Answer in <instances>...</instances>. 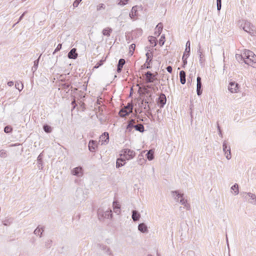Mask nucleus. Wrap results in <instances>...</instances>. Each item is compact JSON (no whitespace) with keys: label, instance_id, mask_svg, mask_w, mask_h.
<instances>
[{"label":"nucleus","instance_id":"obj_1","mask_svg":"<svg viewBox=\"0 0 256 256\" xmlns=\"http://www.w3.org/2000/svg\"><path fill=\"white\" fill-rule=\"evenodd\" d=\"M134 128L136 130L140 132H142L144 130V128L142 124H136L135 120L130 119L128 122L126 132H131Z\"/></svg>","mask_w":256,"mask_h":256},{"label":"nucleus","instance_id":"obj_2","mask_svg":"<svg viewBox=\"0 0 256 256\" xmlns=\"http://www.w3.org/2000/svg\"><path fill=\"white\" fill-rule=\"evenodd\" d=\"M239 24L240 25V27L246 32L248 33L250 35H254V26L250 22L246 20H240Z\"/></svg>","mask_w":256,"mask_h":256},{"label":"nucleus","instance_id":"obj_3","mask_svg":"<svg viewBox=\"0 0 256 256\" xmlns=\"http://www.w3.org/2000/svg\"><path fill=\"white\" fill-rule=\"evenodd\" d=\"M123 154H120V156L124 157L126 160H130L134 158L136 155V152L130 149H124L123 150Z\"/></svg>","mask_w":256,"mask_h":256},{"label":"nucleus","instance_id":"obj_4","mask_svg":"<svg viewBox=\"0 0 256 256\" xmlns=\"http://www.w3.org/2000/svg\"><path fill=\"white\" fill-rule=\"evenodd\" d=\"M222 150L224 153L226 158L228 160H230L232 158L230 153V146H228V142L226 140H224L223 142Z\"/></svg>","mask_w":256,"mask_h":256},{"label":"nucleus","instance_id":"obj_5","mask_svg":"<svg viewBox=\"0 0 256 256\" xmlns=\"http://www.w3.org/2000/svg\"><path fill=\"white\" fill-rule=\"evenodd\" d=\"M146 63L143 66H142V68H151L150 64L152 62L153 54L152 52L150 53L148 52H147V53L146 54Z\"/></svg>","mask_w":256,"mask_h":256},{"label":"nucleus","instance_id":"obj_6","mask_svg":"<svg viewBox=\"0 0 256 256\" xmlns=\"http://www.w3.org/2000/svg\"><path fill=\"white\" fill-rule=\"evenodd\" d=\"M98 216H101L102 218H111L112 216V211L111 210H106V212H103V210L100 208H99L98 210Z\"/></svg>","mask_w":256,"mask_h":256},{"label":"nucleus","instance_id":"obj_7","mask_svg":"<svg viewBox=\"0 0 256 256\" xmlns=\"http://www.w3.org/2000/svg\"><path fill=\"white\" fill-rule=\"evenodd\" d=\"M166 102V98L164 94L161 93L158 98L157 104L160 107L162 108L164 106Z\"/></svg>","mask_w":256,"mask_h":256},{"label":"nucleus","instance_id":"obj_8","mask_svg":"<svg viewBox=\"0 0 256 256\" xmlns=\"http://www.w3.org/2000/svg\"><path fill=\"white\" fill-rule=\"evenodd\" d=\"M244 63L253 68H256V56L252 55L248 60H244Z\"/></svg>","mask_w":256,"mask_h":256},{"label":"nucleus","instance_id":"obj_9","mask_svg":"<svg viewBox=\"0 0 256 256\" xmlns=\"http://www.w3.org/2000/svg\"><path fill=\"white\" fill-rule=\"evenodd\" d=\"M202 79L200 76L196 78V93L198 96H200L202 92Z\"/></svg>","mask_w":256,"mask_h":256},{"label":"nucleus","instance_id":"obj_10","mask_svg":"<svg viewBox=\"0 0 256 256\" xmlns=\"http://www.w3.org/2000/svg\"><path fill=\"white\" fill-rule=\"evenodd\" d=\"M146 76V83H150L154 82V81L155 80L156 76L154 75L152 73L150 72H147L145 74Z\"/></svg>","mask_w":256,"mask_h":256},{"label":"nucleus","instance_id":"obj_11","mask_svg":"<svg viewBox=\"0 0 256 256\" xmlns=\"http://www.w3.org/2000/svg\"><path fill=\"white\" fill-rule=\"evenodd\" d=\"M72 174L73 175L76 176L78 177L82 176L83 175V170H82V167L78 166V167L74 168L72 170Z\"/></svg>","mask_w":256,"mask_h":256},{"label":"nucleus","instance_id":"obj_12","mask_svg":"<svg viewBox=\"0 0 256 256\" xmlns=\"http://www.w3.org/2000/svg\"><path fill=\"white\" fill-rule=\"evenodd\" d=\"M238 88V84L235 82H230L228 86V90L232 93L236 92Z\"/></svg>","mask_w":256,"mask_h":256},{"label":"nucleus","instance_id":"obj_13","mask_svg":"<svg viewBox=\"0 0 256 256\" xmlns=\"http://www.w3.org/2000/svg\"><path fill=\"white\" fill-rule=\"evenodd\" d=\"M197 53L199 56L200 63L202 65L204 61V55L202 54V51L201 49V46H200V44H199L198 45V50Z\"/></svg>","mask_w":256,"mask_h":256},{"label":"nucleus","instance_id":"obj_14","mask_svg":"<svg viewBox=\"0 0 256 256\" xmlns=\"http://www.w3.org/2000/svg\"><path fill=\"white\" fill-rule=\"evenodd\" d=\"M97 146V142L94 140H90L88 143V150L90 152H94L96 150V148Z\"/></svg>","mask_w":256,"mask_h":256},{"label":"nucleus","instance_id":"obj_15","mask_svg":"<svg viewBox=\"0 0 256 256\" xmlns=\"http://www.w3.org/2000/svg\"><path fill=\"white\" fill-rule=\"evenodd\" d=\"M68 56L70 59H76L78 57V54L76 52V48H72L68 53Z\"/></svg>","mask_w":256,"mask_h":256},{"label":"nucleus","instance_id":"obj_16","mask_svg":"<svg viewBox=\"0 0 256 256\" xmlns=\"http://www.w3.org/2000/svg\"><path fill=\"white\" fill-rule=\"evenodd\" d=\"M252 55H254V53L250 50H245L242 54V56L243 57L244 62V60H248L250 57Z\"/></svg>","mask_w":256,"mask_h":256},{"label":"nucleus","instance_id":"obj_17","mask_svg":"<svg viewBox=\"0 0 256 256\" xmlns=\"http://www.w3.org/2000/svg\"><path fill=\"white\" fill-rule=\"evenodd\" d=\"M172 194L174 199L178 202L180 201L179 198H182L184 196L183 194H180L178 191H172Z\"/></svg>","mask_w":256,"mask_h":256},{"label":"nucleus","instance_id":"obj_18","mask_svg":"<svg viewBox=\"0 0 256 256\" xmlns=\"http://www.w3.org/2000/svg\"><path fill=\"white\" fill-rule=\"evenodd\" d=\"M162 28L163 24L162 23L160 22L155 28L154 34L156 36H159L162 32Z\"/></svg>","mask_w":256,"mask_h":256},{"label":"nucleus","instance_id":"obj_19","mask_svg":"<svg viewBox=\"0 0 256 256\" xmlns=\"http://www.w3.org/2000/svg\"><path fill=\"white\" fill-rule=\"evenodd\" d=\"M132 218L134 222L138 221L140 218V214L136 210H132Z\"/></svg>","mask_w":256,"mask_h":256},{"label":"nucleus","instance_id":"obj_20","mask_svg":"<svg viewBox=\"0 0 256 256\" xmlns=\"http://www.w3.org/2000/svg\"><path fill=\"white\" fill-rule=\"evenodd\" d=\"M138 230L142 233L148 232V227L144 223H140L138 226Z\"/></svg>","mask_w":256,"mask_h":256},{"label":"nucleus","instance_id":"obj_21","mask_svg":"<svg viewBox=\"0 0 256 256\" xmlns=\"http://www.w3.org/2000/svg\"><path fill=\"white\" fill-rule=\"evenodd\" d=\"M100 138L102 141V144H107L109 140L108 133L105 132L100 136Z\"/></svg>","mask_w":256,"mask_h":256},{"label":"nucleus","instance_id":"obj_22","mask_svg":"<svg viewBox=\"0 0 256 256\" xmlns=\"http://www.w3.org/2000/svg\"><path fill=\"white\" fill-rule=\"evenodd\" d=\"M126 160L122 156H120V158H118L116 162V167L119 168L123 166L125 164Z\"/></svg>","mask_w":256,"mask_h":256},{"label":"nucleus","instance_id":"obj_23","mask_svg":"<svg viewBox=\"0 0 256 256\" xmlns=\"http://www.w3.org/2000/svg\"><path fill=\"white\" fill-rule=\"evenodd\" d=\"M44 232V227H40V226H38L34 232V234L36 235L39 236L40 238L42 236V234Z\"/></svg>","mask_w":256,"mask_h":256},{"label":"nucleus","instance_id":"obj_24","mask_svg":"<svg viewBox=\"0 0 256 256\" xmlns=\"http://www.w3.org/2000/svg\"><path fill=\"white\" fill-rule=\"evenodd\" d=\"M250 198V202L256 205V195L251 192L244 193Z\"/></svg>","mask_w":256,"mask_h":256},{"label":"nucleus","instance_id":"obj_25","mask_svg":"<svg viewBox=\"0 0 256 256\" xmlns=\"http://www.w3.org/2000/svg\"><path fill=\"white\" fill-rule=\"evenodd\" d=\"M125 60L123 58H120L119 60H118V66H117V72H121L122 70V67L124 66V65L125 64Z\"/></svg>","mask_w":256,"mask_h":256},{"label":"nucleus","instance_id":"obj_26","mask_svg":"<svg viewBox=\"0 0 256 256\" xmlns=\"http://www.w3.org/2000/svg\"><path fill=\"white\" fill-rule=\"evenodd\" d=\"M186 72L184 70H181L180 72V82L182 84H184L186 83Z\"/></svg>","mask_w":256,"mask_h":256},{"label":"nucleus","instance_id":"obj_27","mask_svg":"<svg viewBox=\"0 0 256 256\" xmlns=\"http://www.w3.org/2000/svg\"><path fill=\"white\" fill-rule=\"evenodd\" d=\"M190 41L188 40L186 43V48L185 49V52H184V56H186V57H188L190 54Z\"/></svg>","mask_w":256,"mask_h":256},{"label":"nucleus","instance_id":"obj_28","mask_svg":"<svg viewBox=\"0 0 256 256\" xmlns=\"http://www.w3.org/2000/svg\"><path fill=\"white\" fill-rule=\"evenodd\" d=\"M112 32V29L110 28H104L102 31V34L104 36H110V34Z\"/></svg>","mask_w":256,"mask_h":256},{"label":"nucleus","instance_id":"obj_29","mask_svg":"<svg viewBox=\"0 0 256 256\" xmlns=\"http://www.w3.org/2000/svg\"><path fill=\"white\" fill-rule=\"evenodd\" d=\"M232 192L234 195L236 196L238 194V186L237 184H235L234 186L231 187Z\"/></svg>","mask_w":256,"mask_h":256},{"label":"nucleus","instance_id":"obj_30","mask_svg":"<svg viewBox=\"0 0 256 256\" xmlns=\"http://www.w3.org/2000/svg\"><path fill=\"white\" fill-rule=\"evenodd\" d=\"M137 12V6H134L132 8L130 12V17L132 19L135 16H136Z\"/></svg>","mask_w":256,"mask_h":256},{"label":"nucleus","instance_id":"obj_31","mask_svg":"<svg viewBox=\"0 0 256 256\" xmlns=\"http://www.w3.org/2000/svg\"><path fill=\"white\" fill-rule=\"evenodd\" d=\"M42 154H40L37 158L38 161V166L40 170H42Z\"/></svg>","mask_w":256,"mask_h":256},{"label":"nucleus","instance_id":"obj_32","mask_svg":"<svg viewBox=\"0 0 256 256\" xmlns=\"http://www.w3.org/2000/svg\"><path fill=\"white\" fill-rule=\"evenodd\" d=\"M128 110H126L124 108H122L119 112V114L120 117L124 118L126 116L128 115L130 112H128Z\"/></svg>","mask_w":256,"mask_h":256},{"label":"nucleus","instance_id":"obj_33","mask_svg":"<svg viewBox=\"0 0 256 256\" xmlns=\"http://www.w3.org/2000/svg\"><path fill=\"white\" fill-rule=\"evenodd\" d=\"M146 156L148 160H152L154 158V152L152 150H150L146 154Z\"/></svg>","mask_w":256,"mask_h":256},{"label":"nucleus","instance_id":"obj_34","mask_svg":"<svg viewBox=\"0 0 256 256\" xmlns=\"http://www.w3.org/2000/svg\"><path fill=\"white\" fill-rule=\"evenodd\" d=\"M41 56H42V54H40V56L38 57V58L36 60L34 61V64L32 68V70L34 72L36 71L37 68H38V63H39V60H40V58Z\"/></svg>","mask_w":256,"mask_h":256},{"label":"nucleus","instance_id":"obj_35","mask_svg":"<svg viewBox=\"0 0 256 256\" xmlns=\"http://www.w3.org/2000/svg\"><path fill=\"white\" fill-rule=\"evenodd\" d=\"M102 250L105 251V252L109 256H113V254L112 252V251L110 249V248L107 246H103Z\"/></svg>","mask_w":256,"mask_h":256},{"label":"nucleus","instance_id":"obj_36","mask_svg":"<svg viewBox=\"0 0 256 256\" xmlns=\"http://www.w3.org/2000/svg\"><path fill=\"white\" fill-rule=\"evenodd\" d=\"M148 41L151 44H154L153 46H155L156 44V39L154 36H150Z\"/></svg>","mask_w":256,"mask_h":256},{"label":"nucleus","instance_id":"obj_37","mask_svg":"<svg viewBox=\"0 0 256 256\" xmlns=\"http://www.w3.org/2000/svg\"><path fill=\"white\" fill-rule=\"evenodd\" d=\"M43 129L46 132L50 133L52 132V128L48 124H44L43 126Z\"/></svg>","mask_w":256,"mask_h":256},{"label":"nucleus","instance_id":"obj_38","mask_svg":"<svg viewBox=\"0 0 256 256\" xmlns=\"http://www.w3.org/2000/svg\"><path fill=\"white\" fill-rule=\"evenodd\" d=\"M126 110H128V112H132L133 109V105L131 103L128 104L127 106L124 108Z\"/></svg>","mask_w":256,"mask_h":256},{"label":"nucleus","instance_id":"obj_39","mask_svg":"<svg viewBox=\"0 0 256 256\" xmlns=\"http://www.w3.org/2000/svg\"><path fill=\"white\" fill-rule=\"evenodd\" d=\"M15 87L16 89L20 91H21L24 88V86L22 82H16L15 84Z\"/></svg>","mask_w":256,"mask_h":256},{"label":"nucleus","instance_id":"obj_40","mask_svg":"<svg viewBox=\"0 0 256 256\" xmlns=\"http://www.w3.org/2000/svg\"><path fill=\"white\" fill-rule=\"evenodd\" d=\"M165 42V36L164 34H162L160 39L159 40L158 44L160 46H162L164 44Z\"/></svg>","mask_w":256,"mask_h":256},{"label":"nucleus","instance_id":"obj_41","mask_svg":"<svg viewBox=\"0 0 256 256\" xmlns=\"http://www.w3.org/2000/svg\"><path fill=\"white\" fill-rule=\"evenodd\" d=\"M6 152L4 150H0V157L2 158H5L7 156Z\"/></svg>","mask_w":256,"mask_h":256},{"label":"nucleus","instance_id":"obj_42","mask_svg":"<svg viewBox=\"0 0 256 256\" xmlns=\"http://www.w3.org/2000/svg\"><path fill=\"white\" fill-rule=\"evenodd\" d=\"M12 128L10 126H5L4 128V132L6 133H10V132H12Z\"/></svg>","mask_w":256,"mask_h":256},{"label":"nucleus","instance_id":"obj_43","mask_svg":"<svg viewBox=\"0 0 256 256\" xmlns=\"http://www.w3.org/2000/svg\"><path fill=\"white\" fill-rule=\"evenodd\" d=\"M52 241L51 240H47L45 242V246L46 248H50L52 245Z\"/></svg>","mask_w":256,"mask_h":256},{"label":"nucleus","instance_id":"obj_44","mask_svg":"<svg viewBox=\"0 0 256 256\" xmlns=\"http://www.w3.org/2000/svg\"><path fill=\"white\" fill-rule=\"evenodd\" d=\"M217 10L220 11L222 8V0H216Z\"/></svg>","mask_w":256,"mask_h":256},{"label":"nucleus","instance_id":"obj_45","mask_svg":"<svg viewBox=\"0 0 256 256\" xmlns=\"http://www.w3.org/2000/svg\"><path fill=\"white\" fill-rule=\"evenodd\" d=\"M236 58L238 62H240L242 60L244 61V59H243V57L242 56V54H236Z\"/></svg>","mask_w":256,"mask_h":256},{"label":"nucleus","instance_id":"obj_46","mask_svg":"<svg viewBox=\"0 0 256 256\" xmlns=\"http://www.w3.org/2000/svg\"><path fill=\"white\" fill-rule=\"evenodd\" d=\"M62 44H58V45L57 47L54 50L53 52V54H54L55 53H56L58 51L60 50L62 48Z\"/></svg>","mask_w":256,"mask_h":256},{"label":"nucleus","instance_id":"obj_47","mask_svg":"<svg viewBox=\"0 0 256 256\" xmlns=\"http://www.w3.org/2000/svg\"><path fill=\"white\" fill-rule=\"evenodd\" d=\"M181 204L184 205L187 203V200H185L184 198H183V196L182 198H180V201L178 202Z\"/></svg>","mask_w":256,"mask_h":256},{"label":"nucleus","instance_id":"obj_48","mask_svg":"<svg viewBox=\"0 0 256 256\" xmlns=\"http://www.w3.org/2000/svg\"><path fill=\"white\" fill-rule=\"evenodd\" d=\"M188 57H186V56H184V55L182 56V62H183V66L182 67H184V66L187 64V58Z\"/></svg>","mask_w":256,"mask_h":256},{"label":"nucleus","instance_id":"obj_49","mask_svg":"<svg viewBox=\"0 0 256 256\" xmlns=\"http://www.w3.org/2000/svg\"><path fill=\"white\" fill-rule=\"evenodd\" d=\"M82 0H75L74 2L73 3V6L74 8L78 7L79 4L80 2Z\"/></svg>","mask_w":256,"mask_h":256},{"label":"nucleus","instance_id":"obj_50","mask_svg":"<svg viewBox=\"0 0 256 256\" xmlns=\"http://www.w3.org/2000/svg\"><path fill=\"white\" fill-rule=\"evenodd\" d=\"M26 12H24L21 16H20V17L19 19H18V20L17 22H16L15 24H14V25L13 26H14L16 24L18 23L22 18H23V17L24 16Z\"/></svg>","mask_w":256,"mask_h":256},{"label":"nucleus","instance_id":"obj_51","mask_svg":"<svg viewBox=\"0 0 256 256\" xmlns=\"http://www.w3.org/2000/svg\"><path fill=\"white\" fill-rule=\"evenodd\" d=\"M62 88L65 90L68 89L70 87V84H62Z\"/></svg>","mask_w":256,"mask_h":256},{"label":"nucleus","instance_id":"obj_52","mask_svg":"<svg viewBox=\"0 0 256 256\" xmlns=\"http://www.w3.org/2000/svg\"><path fill=\"white\" fill-rule=\"evenodd\" d=\"M71 104H72V105L73 106V108H72V110L74 109L76 106H77L76 103V100H75L74 99L72 101Z\"/></svg>","mask_w":256,"mask_h":256},{"label":"nucleus","instance_id":"obj_53","mask_svg":"<svg viewBox=\"0 0 256 256\" xmlns=\"http://www.w3.org/2000/svg\"><path fill=\"white\" fill-rule=\"evenodd\" d=\"M166 70L168 72L172 73V68L171 66H167Z\"/></svg>","mask_w":256,"mask_h":256},{"label":"nucleus","instance_id":"obj_54","mask_svg":"<svg viewBox=\"0 0 256 256\" xmlns=\"http://www.w3.org/2000/svg\"><path fill=\"white\" fill-rule=\"evenodd\" d=\"M136 48V44H132L130 46V50H134Z\"/></svg>","mask_w":256,"mask_h":256},{"label":"nucleus","instance_id":"obj_55","mask_svg":"<svg viewBox=\"0 0 256 256\" xmlns=\"http://www.w3.org/2000/svg\"><path fill=\"white\" fill-rule=\"evenodd\" d=\"M101 8H104V4H102L100 5V6L97 8V10H100Z\"/></svg>","mask_w":256,"mask_h":256},{"label":"nucleus","instance_id":"obj_56","mask_svg":"<svg viewBox=\"0 0 256 256\" xmlns=\"http://www.w3.org/2000/svg\"><path fill=\"white\" fill-rule=\"evenodd\" d=\"M143 90H144V92L145 94H149L150 93V90H148L146 88V86H144L143 88Z\"/></svg>","mask_w":256,"mask_h":256},{"label":"nucleus","instance_id":"obj_57","mask_svg":"<svg viewBox=\"0 0 256 256\" xmlns=\"http://www.w3.org/2000/svg\"><path fill=\"white\" fill-rule=\"evenodd\" d=\"M102 64V61L101 60L100 62V63H98L96 64V65L94 66V68H98Z\"/></svg>","mask_w":256,"mask_h":256},{"label":"nucleus","instance_id":"obj_58","mask_svg":"<svg viewBox=\"0 0 256 256\" xmlns=\"http://www.w3.org/2000/svg\"><path fill=\"white\" fill-rule=\"evenodd\" d=\"M184 206L188 210H189L190 209V205L189 204L186 203Z\"/></svg>","mask_w":256,"mask_h":256},{"label":"nucleus","instance_id":"obj_59","mask_svg":"<svg viewBox=\"0 0 256 256\" xmlns=\"http://www.w3.org/2000/svg\"><path fill=\"white\" fill-rule=\"evenodd\" d=\"M8 85L9 86H12L14 85V82L12 81H10V82H8Z\"/></svg>","mask_w":256,"mask_h":256},{"label":"nucleus","instance_id":"obj_60","mask_svg":"<svg viewBox=\"0 0 256 256\" xmlns=\"http://www.w3.org/2000/svg\"><path fill=\"white\" fill-rule=\"evenodd\" d=\"M126 40L128 41V42L129 43L130 41V36H126Z\"/></svg>","mask_w":256,"mask_h":256},{"label":"nucleus","instance_id":"obj_61","mask_svg":"<svg viewBox=\"0 0 256 256\" xmlns=\"http://www.w3.org/2000/svg\"><path fill=\"white\" fill-rule=\"evenodd\" d=\"M144 110H147V109L149 110L150 108V106L146 104L145 106H144Z\"/></svg>","mask_w":256,"mask_h":256},{"label":"nucleus","instance_id":"obj_62","mask_svg":"<svg viewBox=\"0 0 256 256\" xmlns=\"http://www.w3.org/2000/svg\"><path fill=\"white\" fill-rule=\"evenodd\" d=\"M129 54H130V56H132L134 54V50H130V51H129V52H128Z\"/></svg>","mask_w":256,"mask_h":256},{"label":"nucleus","instance_id":"obj_63","mask_svg":"<svg viewBox=\"0 0 256 256\" xmlns=\"http://www.w3.org/2000/svg\"><path fill=\"white\" fill-rule=\"evenodd\" d=\"M126 4V2H122V1H120L119 2L118 4L119 5H124Z\"/></svg>","mask_w":256,"mask_h":256},{"label":"nucleus","instance_id":"obj_64","mask_svg":"<svg viewBox=\"0 0 256 256\" xmlns=\"http://www.w3.org/2000/svg\"><path fill=\"white\" fill-rule=\"evenodd\" d=\"M218 135L220 136V137H222V130H220V132H218Z\"/></svg>","mask_w":256,"mask_h":256}]
</instances>
